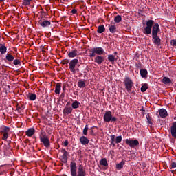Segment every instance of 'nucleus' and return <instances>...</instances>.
I'll return each instance as SVG.
<instances>
[{"label":"nucleus","instance_id":"8fccbe9b","mask_svg":"<svg viewBox=\"0 0 176 176\" xmlns=\"http://www.w3.org/2000/svg\"><path fill=\"white\" fill-rule=\"evenodd\" d=\"M66 89H67V85H64L63 86V91H65Z\"/></svg>","mask_w":176,"mask_h":176},{"label":"nucleus","instance_id":"1a4fd4ad","mask_svg":"<svg viewBox=\"0 0 176 176\" xmlns=\"http://www.w3.org/2000/svg\"><path fill=\"white\" fill-rule=\"evenodd\" d=\"M78 59H73L69 63V68L71 72H76L75 67H76V64H78Z\"/></svg>","mask_w":176,"mask_h":176},{"label":"nucleus","instance_id":"412c9836","mask_svg":"<svg viewBox=\"0 0 176 176\" xmlns=\"http://www.w3.org/2000/svg\"><path fill=\"white\" fill-rule=\"evenodd\" d=\"M28 98L30 101H35V100H36V94H32V93H29L28 95Z\"/></svg>","mask_w":176,"mask_h":176},{"label":"nucleus","instance_id":"f03ea898","mask_svg":"<svg viewBox=\"0 0 176 176\" xmlns=\"http://www.w3.org/2000/svg\"><path fill=\"white\" fill-rule=\"evenodd\" d=\"M89 57L91 58H92V57H95V63H97L99 65L100 64H102V63H104V60H105V58L102 56V54L105 53L104 48L101 47H94L89 50ZM96 54H97L96 56Z\"/></svg>","mask_w":176,"mask_h":176},{"label":"nucleus","instance_id":"603ef678","mask_svg":"<svg viewBox=\"0 0 176 176\" xmlns=\"http://www.w3.org/2000/svg\"><path fill=\"white\" fill-rule=\"evenodd\" d=\"M137 68H141V63L136 64Z\"/></svg>","mask_w":176,"mask_h":176},{"label":"nucleus","instance_id":"4d7b16f0","mask_svg":"<svg viewBox=\"0 0 176 176\" xmlns=\"http://www.w3.org/2000/svg\"><path fill=\"white\" fill-rule=\"evenodd\" d=\"M114 54L116 56V54H118V52H114Z\"/></svg>","mask_w":176,"mask_h":176},{"label":"nucleus","instance_id":"72a5a7b5","mask_svg":"<svg viewBox=\"0 0 176 176\" xmlns=\"http://www.w3.org/2000/svg\"><path fill=\"white\" fill-rule=\"evenodd\" d=\"M32 0H23L22 4L23 6H30Z\"/></svg>","mask_w":176,"mask_h":176},{"label":"nucleus","instance_id":"5701e85b","mask_svg":"<svg viewBox=\"0 0 176 176\" xmlns=\"http://www.w3.org/2000/svg\"><path fill=\"white\" fill-rule=\"evenodd\" d=\"M109 32L111 33V34H115L117 31V28H116V25H109Z\"/></svg>","mask_w":176,"mask_h":176},{"label":"nucleus","instance_id":"4be33fe9","mask_svg":"<svg viewBox=\"0 0 176 176\" xmlns=\"http://www.w3.org/2000/svg\"><path fill=\"white\" fill-rule=\"evenodd\" d=\"M34 134H35V129L32 128H30L28 131H26V135H28V137H31L34 135Z\"/></svg>","mask_w":176,"mask_h":176},{"label":"nucleus","instance_id":"bb28decb","mask_svg":"<svg viewBox=\"0 0 176 176\" xmlns=\"http://www.w3.org/2000/svg\"><path fill=\"white\" fill-rule=\"evenodd\" d=\"M6 60L9 61L10 63H12L14 60V56L12 55V54H7L6 56Z\"/></svg>","mask_w":176,"mask_h":176},{"label":"nucleus","instance_id":"20e7f679","mask_svg":"<svg viewBox=\"0 0 176 176\" xmlns=\"http://www.w3.org/2000/svg\"><path fill=\"white\" fill-rule=\"evenodd\" d=\"M124 83L125 85V89H126L128 93H133V86L134 85L133 80H131L130 77H125Z\"/></svg>","mask_w":176,"mask_h":176},{"label":"nucleus","instance_id":"b1692460","mask_svg":"<svg viewBox=\"0 0 176 176\" xmlns=\"http://www.w3.org/2000/svg\"><path fill=\"white\" fill-rule=\"evenodd\" d=\"M98 34H102V32H105V26L104 25H100L98 27L97 30Z\"/></svg>","mask_w":176,"mask_h":176},{"label":"nucleus","instance_id":"6e6552de","mask_svg":"<svg viewBox=\"0 0 176 176\" xmlns=\"http://www.w3.org/2000/svg\"><path fill=\"white\" fill-rule=\"evenodd\" d=\"M152 42L157 47L162 45V39L159 37V35L152 36Z\"/></svg>","mask_w":176,"mask_h":176},{"label":"nucleus","instance_id":"c85d7f7f","mask_svg":"<svg viewBox=\"0 0 176 176\" xmlns=\"http://www.w3.org/2000/svg\"><path fill=\"white\" fill-rule=\"evenodd\" d=\"M8 50V48L5 45H0V53L1 54H5Z\"/></svg>","mask_w":176,"mask_h":176},{"label":"nucleus","instance_id":"6e6d98bb","mask_svg":"<svg viewBox=\"0 0 176 176\" xmlns=\"http://www.w3.org/2000/svg\"><path fill=\"white\" fill-rule=\"evenodd\" d=\"M144 107H142V109H141V111H144Z\"/></svg>","mask_w":176,"mask_h":176},{"label":"nucleus","instance_id":"ddd939ff","mask_svg":"<svg viewBox=\"0 0 176 176\" xmlns=\"http://www.w3.org/2000/svg\"><path fill=\"white\" fill-rule=\"evenodd\" d=\"M80 142L82 145H87L90 142V140L86 136H82L80 138Z\"/></svg>","mask_w":176,"mask_h":176},{"label":"nucleus","instance_id":"423d86ee","mask_svg":"<svg viewBox=\"0 0 176 176\" xmlns=\"http://www.w3.org/2000/svg\"><path fill=\"white\" fill-rule=\"evenodd\" d=\"M40 141L42 142L45 146V148H50V142L49 140V138H47V135H46V133H41L40 135Z\"/></svg>","mask_w":176,"mask_h":176},{"label":"nucleus","instance_id":"cd10ccee","mask_svg":"<svg viewBox=\"0 0 176 176\" xmlns=\"http://www.w3.org/2000/svg\"><path fill=\"white\" fill-rule=\"evenodd\" d=\"M100 166H104V167L108 166V162H107V158H102L100 161Z\"/></svg>","mask_w":176,"mask_h":176},{"label":"nucleus","instance_id":"e433bc0d","mask_svg":"<svg viewBox=\"0 0 176 176\" xmlns=\"http://www.w3.org/2000/svg\"><path fill=\"white\" fill-rule=\"evenodd\" d=\"M146 119H147V123H148V124H151V126H152L153 123H152V119L151 118V116H149V115L146 116Z\"/></svg>","mask_w":176,"mask_h":176},{"label":"nucleus","instance_id":"de8ad7c7","mask_svg":"<svg viewBox=\"0 0 176 176\" xmlns=\"http://www.w3.org/2000/svg\"><path fill=\"white\" fill-rule=\"evenodd\" d=\"M72 13L73 14H76L78 13V10H77L76 9H73V10H72Z\"/></svg>","mask_w":176,"mask_h":176},{"label":"nucleus","instance_id":"ea45409f","mask_svg":"<svg viewBox=\"0 0 176 176\" xmlns=\"http://www.w3.org/2000/svg\"><path fill=\"white\" fill-rule=\"evenodd\" d=\"M13 64L14 65H19L20 64H21V62L20 61L19 59H15L13 61Z\"/></svg>","mask_w":176,"mask_h":176},{"label":"nucleus","instance_id":"13d9d810","mask_svg":"<svg viewBox=\"0 0 176 176\" xmlns=\"http://www.w3.org/2000/svg\"><path fill=\"white\" fill-rule=\"evenodd\" d=\"M5 0H0V2H3Z\"/></svg>","mask_w":176,"mask_h":176},{"label":"nucleus","instance_id":"3c124183","mask_svg":"<svg viewBox=\"0 0 176 176\" xmlns=\"http://www.w3.org/2000/svg\"><path fill=\"white\" fill-rule=\"evenodd\" d=\"M65 107H72L71 105H70V102H67V103L66 104V106H65Z\"/></svg>","mask_w":176,"mask_h":176},{"label":"nucleus","instance_id":"a211bd4d","mask_svg":"<svg viewBox=\"0 0 176 176\" xmlns=\"http://www.w3.org/2000/svg\"><path fill=\"white\" fill-rule=\"evenodd\" d=\"M162 83L164 85H170V83H173V81H171V79L168 77H164L162 80Z\"/></svg>","mask_w":176,"mask_h":176},{"label":"nucleus","instance_id":"dca6fc26","mask_svg":"<svg viewBox=\"0 0 176 176\" xmlns=\"http://www.w3.org/2000/svg\"><path fill=\"white\" fill-rule=\"evenodd\" d=\"M168 113H167V110L164 109H160V118H166Z\"/></svg>","mask_w":176,"mask_h":176},{"label":"nucleus","instance_id":"bf43d9fd","mask_svg":"<svg viewBox=\"0 0 176 176\" xmlns=\"http://www.w3.org/2000/svg\"><path fill=\"white\" fill-rule=\"evenodd\" d=\"M67 2H69V0H67Z\"/></svg>","mask_w":176,"mask_h":176},{"label":"nucleus","instance_id":"f8f14e48","mask_svg":"<svg viewBox=\"0 0 176 176\" xmlns=\"http://www.w3.org/2000/svg\"><path fill=\"white\" fill-rule=\"evenodd\" d=\"M72 111H73L72 107H65L63 109V115H65V116L68 115H71V113H72Z\"/></svg>","mask_w":176,"mask_h":176},{"label":"nucleus","instance_id":"f257e3e1","mask_svg":"<svg viewBox=\"0 0 176 176\" xmlns=\"http://www.w3.org/2000/svg\"><path fill=\"white\" fill-rule=\"evenodd\" d=\"M142 31L144 35L151 34V36H156L160 32V25L157 23H155V21L149 19L146 22V26L144 27Z\"/></svg>","mask_w":176,"mask_h":176},{"label":"nucleus","instance_id":"58836bf2","mask_svg":"<svg viewBox=\"0 0 176 176\" xmlns=\"http://www.w3.org/2000/svg\"><path fill=\"white\" fill-rule=\"evenodd\" d=\"M69 63V60L68 59H64L61 61V64H63V65H68V64Z\"/></svg>","mask_w":176,"mask_h":176},{"label":"nucleus","instance_id":"a878e982","mask_svg":"<svg viewBox=\"0 0 176 176\" xmlns=\"http://www.w3.org/2000/svg\"><path fill=\"white\" fill-rule=\"evenodd\" d=\"M124 164V160H122L120 163L116 164V169L120 170L121 168H123Z\"/></svg>","mask_w":176,"mask_h":176},{"label":"nucleus","instance_id":"6ab92c4d","mask_svg":"<svg viewBox=\"0 0 176 176\" xmlns=\"http://www.w3.org/2000/svg\"><path fill=\"white\" fill-rule=\"evenodd\" d=\"M80 105V102L78 100H74L73 103L72 104V109H78L79 108V106Z\"/></svg>","mask_w":176,"mask_h":176},{"label":"nucleus","instance_id":"5fc2aeb1","mask_svg":"<svg viewBox=\"0 0 176 176\" xmlns=\"http://www.w3.org/2000/svg\"><path fill=\"white\" fill-rule=\"evenodd\" d=\"M90 133L91 135H93V134H94V131L91 130Z\"/></svg>","mask_w":176,"mask_h":176},{"label":"nucleus","instance_id":"2eb2a0df","mask_svg":"<svg viewBox=\"0 0 176 176\" xmlns=\"http://www.w3.org/2000/svg\"><path fill=\"white\" fill-rule=\"evenodd\" d=\"M107 60L111 63V64H113V63H115V61H116L118 60V58H116L115 56L112 55V54H109L107 56Z\"/></svg>","mask_w":176,"mask_h":176},{"label":"nucleus","instance_id":"39448f33","mask_svg":"<svg viewBox=\"0 0 176 176\" xmlns=\"http://www.w3.org/2000/svg\"><path fill=\"white\" fill-rule=\"evenodd\" d=\"M104 122L109 123V122H116L118 118L116 117L112 116V112L111 111H106L103 116Z\"/></svg>","mask_w":176,"mask_h":176},{"label":"nucleus","instance_id":"393cba45","mask_svg":"<svg viewBox=\"0 0 176 176\" xmlns=\"http://www.w3.org/2000/svg\"><path fill=\"white\" fill-rule=\"evenodd\" d=\"M140 75L142 78H146V76H148V70H146V69H141Z\"/></svg>","mask_w":176,"mask_h":176},{"label":"nucleus","instance_id":"37998d69","mask_svg":"<svg viewBox=\"0 0 176 176\" xmlns=\"http://www.w3.org/2000/svg\"><path fill=\"white\" fill-rule=\"evenodd\" d=\"M170 45L174 47L176 46V39H173L170 41Z\"/></svg>","mask_w":176,"mask_h":176},{"label":"nucleus","instance_id":"9d476101","mask_svg":"<svg viewBox=\"0 0 176 176\" xmlns=\"http://www.w3.org/2000/svg\"><path fill=\"white\" fill-rule=\"evenodd\" d=\"M38 23L40 24V25H41V27H43V28H46V27H49V25H50V24H52V23L50 22V21H47L46 19H40L38 21Z\"/></svg>","mask_w":176,"mask_h":176},{"label":"nucleus","instance_id":"aec40b11","mask_svg":"<svg viewBox=\"0 0 176 176\" xmlns=\"http://www.w3.org/2000/svg\"><path fill=\"white\" fill-rule=\"evenodd\" d=\"M60 91H61V83L58 82L55 87V93L56 94H60Z\"/></svg>","mask_w":176,"mask_h":176},{"label":"nucleus","instance_id":"7ed1b4c3","mask_svg":"<svg viewBox=\"0 0 176 176\" xmlns=\"http://www.w3.org/2000/svg\"><path fill=\"white\" fill-rule=\"evenodd\" d=\"M70 173L72 176H86V170L83 168V165H79L78 168L74 162L70 163Z\"/></svg>","mask_w":176,"mask_h":176},{"label":"nucleus","instance_id":"0eeeda50","mask_svg":"<svg viewBox=\"0 0 176 176\" xmlns=\"http://www.w3.org/2000/svg\"><path fill=\"white\" fill-rule=\"evenodd\" d=\"M125 143L126 145H129L130 148H135V146H138L140 145V142H138V140H132V139H126Z\"/></svg>","mask_w":176,"mask_h":176},{"label":"nucleus","instance_id":"49530a36","mask_svg":"<svg viewBox=\"0 0 176 176\" xmlns=\"http://www.w3.org/2000/svg\"><path fill=\"white\" fill-rule=\"evenodd\" d=\"M8 137L9 136L8 135V133H4L3 140H6L7 138H8Z\"/></svg>","mask_w":176,"mask_h":176},{"label":"nucleus","instance_id":"7c9ffc66","mask_svg":"<svg viewBox=\"0 0 176 176\" xmlns=\"http://www.w3.org/2000/svg\"><path fill=\"white\" fill-rule=\"evenodd\" d=\"M68 156L69 155H61V162L65 164L68 163Z\"/></svg>","mask_w":176,"mask_h":176},{"label":"nucleus","instance_id":"a19ab883","mask_svg":"<svg viewBox=\"0 0 176 176\" xmlns=\"http://www.w3.org/2000/svg\"><path fill=\"white\" fill-rule=\"evenodd\" d=\"M170 170H173V168H176V162H172L170 165Z\"/></svg>","mask_w":176,"mask_h":176},{"label":"nucleus","instance_id":"79ce46f5","mask_svg":"<svg viewBox=\"0 0 176 176\" xmlns=\"http://www.w3.org/2000/svg\"><path fill=\"white\" fill-rule=\"evenodd\" d=\"M25 107L23 104L17 105L16 106V111H20V109H24Z\"/></svg>","mask_w":176,"mask_h":176},{"label":"nucleus","instance_id":"f3484780","mask_svg":"<svg viewBox=\"0 0 176 176\" xmlns=\"http://www.w3.org/2000/svg\"><path fill=\"white\" fill-rule=\"evenodd\" d=\"M110 144L113 145V147H115V144H116V136L115 135H110Z\"/></svg>","mask_w":176,"mask_h":176},{"label":"nucleus","instance_id":"09e8293b","mask_svg":"<svg viewBox=\"0 0 176 176\" xmlns=\"http://www.w3.org/2000/svg\"><path fill=\"white\" fill-rule=\"evenodd\" d=\"M69 144V142H68V140H65L63 143L64 146H68V144Z\"/></svg>","mask_w":176,"mask_h":176},{"label":"nucleus","instance_id":"9b49d317","mask_svg":"<svg viewBox=\"0 0 176 176\" xmlns=\"http://www.w3.org/2000/svg\"><path fill=\"white\" fill-rule=\"evenodd\" d=\"M170 134L173 138L176 139V122L172 123L170 126Z\"/></svg>","mask_w":176,"mask_h":176},{"label":"nucleus","instance_id":"864d4df0","mask_svg":"<svg viewBox=\"0 0 176 176\" xmlns=\"http://www.w3.org/2000/svg\"><path fill=\"white\" fill-rule=\"evenodd\" d=\"M141 113L143 116H145V110H142Z\"/></svg>","mask_w":176,"mask_h":176},{"label":"nucleus","instance_id":"4468645a","mask_svg":"<svg viewBox=\"0 0 176 176\" xmlns=\"http://www.w3.org/2000/svg\"><path fill=\"white\" fill-rule=\"evenodd\" d=\"M78 56V50H74L72 52H69L68 56L70 58H74V57H76Z\"/></svg>","mask_w":176,"mask_h":176},{"label":"nucleus","instance_id":"473e14b6","mask_svg":"<svg viewBox=\"0 0 176 176\" xmlns=\"http://www.w3.org/2000/svg\"><path fill=\"white\" fill-rule=\"evenodd\" d=\"M140 90L142 93H144V91H146V90H148V84L145 83L144 84L141 88Z\"/></svg>","mask_w":176,"mask_h":176},{"label":"nucleus","instance_id":"2f4dec72","mask_svg":"<svg viewBox=\"0 0 176 176\" xmlns=\"http://www.w3.org/2000/svg\"><path fill=\"white\" fill-rule=\"evenodd\" d=\"M120 21H122V16L120 15H117L114 17V22L119 23H120Z\"/></svg>","mask_w":176,"mask_h":176},{"label":"nucleus","instance_id":"f704fd0d","mask_svg":"<svg viewBox=\"0 0 176 176\" xmlns=\"http://www.w3.org/2000/svg\"><path fill=\"white\" fill-rule=\"evenodd\" d=\"M88 130H89V125L87 124V125H85V126L83 129V131H82L84 135H87Z\"/></svg>","mask_w":176,"mask_h":176},{"label":"nucleus","instance_id":"a18cd8bd","mask_svg":"<svg viewBox=\"0 0 176 176\" xmlns=\"http://www.w3.org/2000/svg\"><path fill=\"white\" fill-rule=\"evenodd\" d=\"M65 97V93L63 92L60 94V97H59V100L60 101H62V100H64V98Z\"/></svg>","mask_w":176,"mask_h":176},{"label":"nucleus","instance_id":"c03bdc74","mask_svg":"<svg viewBox=\"0 0 176 176\" xmlns=\"http://www.w3.org/2000/svg\"><path fill=\"white\" fill-rule=\"evenodd\" d=\"M10 129L8 126H3V133H8Z\"/></svg>","mask_w":176,"mask_h":176},{"label":"nucleus","instance_id":"c756f323","mask_svg":"<svg viewBox=\"0 0 176 176\" xmlns=\"http://www.w3.org/2000/svg\"><path fill=\"white\" fill-rule=\"evenodd\" d=\"M78 87H80V89H83V87H86V84L85 83V81L83 80H79L78 82Z\"/></svg>","mask_w":176,"mask_h":176},{"label":"nucleus","instance_id":"c9c22d12","mask_svg":"<svg viewBox=\"0 0 176 176\" xmlns=\"http://www.w3.org/2000/svg\"><path fill=\"white\" fill-rule=\"evenodd\" d=\"M122 142V135L116 138V144H120Z\"/></svg>","mask_w":176,"mask_h":176},{"label":"nucleus","instance_id":"4c0bfd02","mask_svg":"<svg viewBox=\"0 0 176 176\" xmlns=\"http://www.w3.org/2000/svg\"><path fill=\"white\" fill-rule=\"evenodd\" d=\"M60 152L63 153L62 155H69V153H68V151H67V150H65V148H62L60 150Z\"/></svg>","mask_w":176,"mask_h":176}]
</instances>
